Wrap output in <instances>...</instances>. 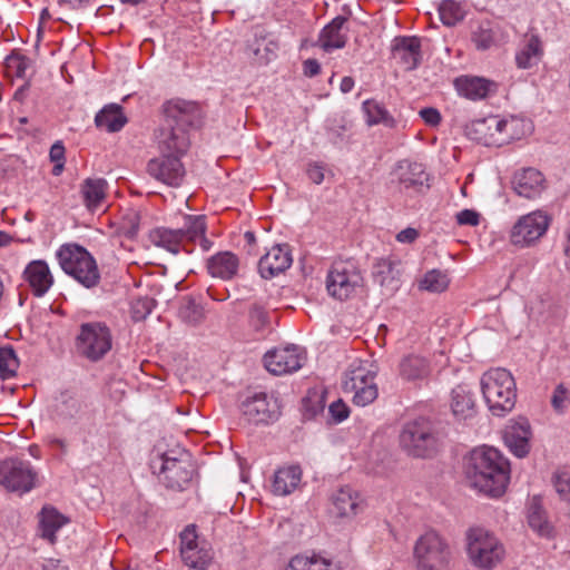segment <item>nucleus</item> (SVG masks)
Wrapping results in <instances>:
<instances>
[{
    "mask_svg": "<svg viewBox=\"0 0 570 570\" xmlns=\"http://www.w3.org/2000/svg\"><path fill=\"white\" fill-rule=\"evenodd\" d=\"M165 119L155 131L158 153L185 156L190 146L189 129L202 124V110L196 102L170 100L164 106Z\"/></svg>",
    "mask_w": 570,
    "mask_h": 570,
    "instance_id": "1",
    "label": "nucleus"
},
{
    "mask_svg": "<svg viewBox=\"0 0 570 570\" xmlns=\"http://www.w3.org/2000/svg\"><path fill=\"white\" fill-rule=\"evenodd\" d=\"M465 474L472 488L490 498H500L510 480V465L498 450L483 445L470 452Z\"/></svg>",
    "mask_w": 570,
    "mask_h": 570,
    "instance_id": "2",
    "label": "nucleus"
},
{
    "mask_svg": "<svg viewBox=\"0 0 570 570\" xmlns=\"http://www.w3.org/2000/svg\"><path fill=\"white\" fill-rule=\"evenodd\" d=\"M184 220V226L178 229L153 228L148 235L150 243L173 254L181 250L191 254L196 244H199L203 252H208L213 247V242L206 237V216L186 215Z\"/></svg>",
    "mask_w": 570,
    "mask_h": 570,
    "instance_id": "3",
    "label": "nucleus"
},
{
    "mask_svg": "<svg viewBox=\"0 0 570 570\" xmlns=\"http://www.w3.org/2000/svg\"><path fill=\"white\" fill-rule=\"evenodd\" d=\"M483 399L494 416L510 413L517 402V384L512 374L503 367L484 372L480 379Z\"/></svg>",
    "mask_w": 570,
    "mask_h": 570,
    "instance_id": "4",
    "label": "nucleus"
},
{
    "mask_svg": "<svg viewBox=\"0 0 570 570\" xmlns=\"http://www.w3.org/2000/svg\"><path fill=\"white\" fill-rule=\"evenodd\" d=\"M399 443L403 452L416 459L435 456L442 445L435 425L424 416H417L403 424Z\"/></svg>",
    "mask_w": 570,
    "mask_h": 570,
    "instance_id": "5",
    "label": "nucleus"
},
{
    "mask_svg": "<svg viewBox=\"0 0 570 570\" xmlns=\"http://www.w3.org/2000/svg\"><path fill=\"white\" fill-rule=\"evenodd\" d=\"M520 120L515 118L501 119L499 116H488L465 126V136L485 146H501L519 139Z\"/></svg>",
    "mask_w": 570,
    "mask_h": 570,
    "instance_id": "6",
    "label": "nucleus"
},
{
    "mask_svg": "<svg viewBox=\"0 0 570 570\" xmlns=\"http://www.w3.org/2000/svg\"><path fill=\"white\" fill-rule=\"evenodd\" d=\"M62 271L86 288H92L100 281V273L92 255L82 246L63 245L57 253Z\"/></svg>",
    "mask_w": 570,
    "mask_h": 570,
    "instance_id": "7",
    "label": "nucleus"
},
{
    "mask_svg": "<svg viewBox=\"0 0 570 570\" xmlns=\"http://www.w3.org/2000/svg\"><path fill=\"white\" fill-rule=\"evenodd\" d=\"M112 348V333L104 322H86L79 325L75 337L76 353L91 362L97 363Z\"/></svg>",
    "mask_w": 570,
    "mask_h": 570,
    "instance_id": "8",
    "label": "nucleus"
},
{
    "mask_svg": "<svg viewBox=\"0 0 570 570\" xmlns=\"http://www.w3.org/2000/svg\"><path fill=\"white\" fill-rule=\"evenodd\" d=\"M466 541L470 561L479 569L491 570L504 558L503 544L493 533L483 528H471Z\"/></svg>",
    "mask_w": 570,
    "mask_h": 570,
    "instance_id": "9",
    "label": "nucleus"
},
{
    "mask_svg": "<svg viewBox=\"0 0 570 570\" xmlns=\"http://www.w3.org/2000/svg\"><path fill=\"white\" fill-rule=\"evenodd\" d=\"M452 552L448 542L434 530L417 538L413 547L416 570H443L451 562Z\"/></svg>",
    "mask_w": 570,
    "mask_h": 570,
    "instance_id": "10",
    "label": "nucleus"
},
{
    "mask_svg": "<svg viewBox=\"0 0 570 570\" xmlns=\"http://www.w3.org/2000/svg\"><path fill=\"white\" fill-rule=\"evenodd\" d=\"M363 277L356 265L351 261L334 262L326 277L328 294L340 301L351 297L361 286Z\"/></svg>",
    "mask_w": 570,
    "mask_h": 570,
    "instance_id": "11",
    "label": "nucleus"
},
{
    "mask_svg": "<svg viewBox=\"0 0 570 570\" xmlns=\"http://www.w3.org/2000/svg\"><path fill=\"white\" fill-rule=\"evenodd\" d=\"M37 472L29 461L7 459L0 462V484L8 491L20 494L36 485Z\"/></svg>",
    "mask_w": 570,
    "mask_h": 570,
    "instance_id": "12",
    "label": "nucleus"
},
{
    "mask_svg": "<svg viewBox=\"0 0 570 570\" xmlns=\"http://www.w3.org/2000/svg\"><path fill=\"white\" fill-rule=\"evenodd\" d=\"M392 176L402 191L424 194L431 187V175L426 171L425 165L415 160H399Z\"/></svg>",
    "mask_w": 570,
    "mask_h": 570,
    "instance_id": "13",
    "label": "nucleus"
},
{
    "mask_svg": "<svg viewBox=\"0 0 570 570\" xmlns=\"http://www.w3.org/2000/svg\"><path fill=\"white\" fill-rule=\"evenodd\" d=\"M246 420L254 424H272L281 416L278 399L266 392H257L242 403Z\"/></svg>",
    "mask_w": 570,
    "mask_h": 570,
    "instance_id": "14",
    "label": "nucleus"
},
{
    "mask_svg": "<svg viewBox=\"0 0 570 570\" xmlns=\"http://www.w3.org/2000/svg\"><path fill=\"white\" fill-rule=\"evenodd\" d=\"M180 556L184 563L195 570H207L213 560L212 549L199 541L195 525H187L180 533Z\"/></svg>",
    "mask_w": 570,
    "mask_h": 570,
    "instance_id": "15",
    "label": "nucleus"
},
{
    "mask_svg": "<svg viewBox=\"0 0 570 570\" xmlns=\"http://www.w3.org/2000/svg\"><path fill=\"white\" fill-rule=\"evenodd\" d=\"M161 460L160 474L166 488L177 491L185 490L195 473L189 454L183 452L179 458H175L165 453Z\"/></svg>",
    "mask_w": 570,
    "mask_h": 570,
    "instance_id": "16",
    "label": "nucleus"
},
{
    "mask_svg": "<svg viewBox=\"0 0 570 570\" xmlns=\"http://www.w3.org/2000/svg\"><path fill=\"white\" fill-rule=\"evenodd\" d=\"M550 225V217L541 210L522 216L512 227L510 239L515 246H529L542 237Z\"/></svg>",
    "mask_w": 570,
    "mask_h": 570,
    "instance_id": "17",
    "label": "nucleus"
},
{
    "mask_svg": "<svg viewBox=\"0 0 570 570\" xmlns=\"http://www.w3.org/2000/svg\"><path fill=\"white\" fill-rule=\"evenodd\" d=\"M181 158V156L159 153V156L148 161L147 171L153 178L167 186L179 187L186 175Z\"/></svg>",
    "mask_w": 570,
    "mask_h": 570,
    "instance_id": "18",
    "label": "nucleus"
},
{
    "mask_svg": "<svg viewBox=\"0 0 570 570\" xmlns=\"http://www.w3.org/2000/svg\"><path fill=\"white\" fill-rule=\"evenodd\" d=\"M83 403L77 393L65 389L56 392L47 406L49 419L56 424H66L78 419L82 412Z\"/></svg>",
    "mask_w": 570,
    "mask_h": 570,
    "instance_id": "19",
    "label": "nucleus"
},
{
    "mask_svg": "<svg viewBox=\"0 0 570 570\" xmlns=\"http://www.w3.org/2000/svg\"><path fill=\"white\" fill-rule=\"evenodd\" d=\"M306 361L305 353L298 346L275 348L264 355V364L274 375H284L298 371Z\"/></svg>",
    "mask_w": 570,
    "mask_h": 570,
    "instance_id": "20",
    "label": "nucleus"
},
{
    "mask_svg": "<svg viewBox=\"0 0 570 570\" xmlns=\"http://www.w3.org/2000/svg\"><path fill=\"white\" fill-rule=\"evenodd\" d=\"M293 263L288 244L274 245L258 262V272L265 279L284 273Z\"/></svg>",
    "mask_w": 570,
    "mask_h": 570,
    "instance_id": "21",
    "label": "nucleus"
},
{
    "mask_svg": "<svg viewBox=\"0 0 570 570\" xmlns=\"http://www.w3.org/2000/svg\"><path fill=\"white\" fill-rule=\"evenodd\" d=\"M22 276L36 297H42L53 284L50 268L42 259L31 261L26 266Z\"/></svg>",
    "mask_w": 570,
    "mask_h": 570,
    "instance_id": "22",
    "label": "nucleus"
},
{
    "mask_svg": "<svg viewBox=\"0 0 570 570\" xmlns=\"http://www.w3.org/2000/svg\"><path fill=\"white\" fill-rule=\"evenodd\" d=\"M239 265L238 256L229 250L218 252L206 261L207 273L222 281L234 279L238 274Z\"/></svg>",
    "mask_w": 570,
    "mask_h": 570,
    "instance_id": "23",
    "label": "nucleus"
},
{
    "mask_svg": "<svg viewBox=\"0 0 570 570\" xmlns=\"http://www.w3.org/2000/svg\"><path fill=\"white\" fill-rule=\"evenodd\" d=\"M530 424L524 419L508 425L503 433L504 444L518 458L528 455L530 451Z\"/></svg>",
    "mask_w": 570,
    "mask_h": 570,
    "instance_id": "24",
    "label": "nucleus"
},
{
    "mask_svg": "<svg viewBox=\"0 0 570 570\" xmlns=\"http://www.w3.org/2000/svg\"><path fill=\"white\" fill-rule=\"evenodd\" d=\"M543 55L541 38L535 33H527L515 51V65L519 69L534 68L541 62Z\"/></svg>",
    "mask_w": 570,
    "mask_h": 570,
    "instance_id": "25",
    "label": "nucleus"
},
{
    "mask_svg": "<svg viewBox=\"0 0 570 570\" xmlns=\"http://www.w3.org/2000/svg\"><path fill=\"white\" fill-rule=\"evenodd\" d=\"M392 55L400 59L407 70L416 69L422 59L420 38L415 36L395 37L392 41Z\"/></svg>",
    "mask_w": 570,
    "mask_h": 570,
    "instance_id": "26",
    "label": "nucleus"
},
{
    "mask_svg": "<svg viewBox=\"0 0 570 570\" xmlns=\"http://www.w3.org/2000/svg\"><path fill=\"white\" fill-rule=\"evenodd\" d=\"M512 187L519 196L532 199L544 189V178L538 169L524 168L514 174Z\"/></svg>",
    "mask_w": 570,
    "mask_h": 570,
    "instance_id": "27",
    "label": "nucleus"
},
{
    "mask_svg": "<svg viewBox=\"0 0 570 570\" xmlns=\"http://www.w3.org/2000/svg\"><path fill=\"white\" fill-rule=\"evenodd\" d=\"M273 315L262 302H253L247 308V325L257 338H265L273 331Z\"/></svg>",
    "mask_w": 570,
    "mask_h": 570,
    "instance_id": "28",
    "label": "nucleus"
},
{
    "mask_svg": "<svg viewBox=\"0 0 570 570\" xmlns=\"http://www.w3.org/2000/svg\"><path fill=\"white\" fill-rule=\"evenodd\" d=\"M346 21L347 18L337 16L322 29L318 41L324 51L331 52L346 46L347 31H343Z\"/></svg>",
    "mask_w": 570,
    "mask_h": 570,
    "instance_id": "29",
    "label": "nucleus"
},
{
    "mask_svg": "<svg viewBox=\"0 0 570 570\" xmlns=\"http://www.w3.org/2000/svg\"><path fill=\"white\" fill-rule=\"evenodd\" d=\"M376 376L375 366L368 361L356 360L350 364L342 380L344 390H355L357 386L371 383Z\"/></svg>",
    "mask_w": 570,
    "mask_h": 570,
    "instance_id": "30",
    "label": "nucleus"
},
{
    "mask_svg": "<svg viewBox=\"0 0 570 570\" xmlns=\"http://www.w3.org/2000/svg\"><path fill=\"white\" fill-rule=\"evenodd\" d=\"M333 510L340 518H351L357 514L361 509V497L350 487L337 490L332 498Z\"/></svg>",
    "mask_w": 570,
    "mask_h": 570,
    "instance_id": "31",
    "label": "nucleus"
},
{
    "mask_svg": "<svg viewBox=\"0 0 570 570\" xmlns=\"http://www.w3.org/2000/svg\"><path fill=\"white\" fill-rule=\"evenodd\" d=\"M302 470L299 465H287L275 471L272 490L276 495L291 494L301 483Z\"/></svg>",
    "mask_w": 570,
    "mask_h": 570,
    "instance_id": "32",
    "label": "nucleus"
},
{
    "mask_svg": "<svg viewBox=\"0 0 570 570\" xmlns=\"http://www.w3.org/2000/svg\"><path fill=\"white\" fill-rule=\"evenodd\" d=\"M127 121L122 107L117 104L105 106L95 117L96 126L108 132L120 131Z\"/></svg>",
    "mask_w": 570,
    "mask_h": 570,
    "instance_id": "33",
    "label": "nucleus"
},
{
    "mask_svg": "<svg viewBox=\"0 0 570 570\" xmlns=\"http://www.w3.org/2000/svg\"><path fill=\"white\" fill-rule=\"evenodd\" d=\"M68 519L53 507H43L40 512L41 537L50 543L56 541V532L61 529Z\"/></svg>",
    "mask_w": 570,
    "mask_h": 570,
    "instance_id": "34",
    "label": "nucleus"
},
{
    "mask_svg": "<svg viewBox=\"0 0 570 570\" xmlns=\"http://www.w3.org/2000/svg\"><path fill=\"white\" fill-rule=\"evenodd\" d=\"M499 85L484 77L465 76V98L483 100L497 94Z\"/></svg>",
    "mask_w": 570,
    "mask_h": 570,
    "instance_id": "35",
    "label": "nucleus"
},
{
    "mask_svg": "<svg viewBox=\"0 0 570 570\" xmlns=\"http://www.w3.org/2000/svg\"><path fill=\"white\" fill-rule=\"evenodd\" d=\"M362 110L365 115V122L368 126L383 125L389 128L395 127V119L382 102L375 99H367L363 101Z\"/></svg>",
    "mask_w": 570,
    "mask_h": 570,
    "instance_id": "36",
    "label": "nucleus"
},
{
    "mask_svg": "<svg viewBox=\"0 0 570 570\" xmlns=\"http://www.w3.org/2000/svg\"><path fill=\"white\" fill-rule=\"evenodd\" d=\"M107 181L104 178H87L81 184V194L86 207L90 210L100 206L106 197Z\"/></svg>",
    "mask_w": 570,
    "mask_h": 570,
    "instance_id": "37",
    "label": "nucleus"
},
{
    "mask_svg": "<svg viewBox=\"0 0 570 570\" xmlns=\"http://www.w3.org/2000/svg\"><path fill=\"white\" fill-rule=\"evenodd\" d=\"M430 371L429 362L417 355L405 356L400 363V374L406 381L424 380Z\"/></svg>",
    "mask_w": 570,
    "mask_h": 570,
    "instance_id": "38",
    "label": "nucleus"
},
{
    "mask_svg": "<svg viewBox=\"0 0 570 570\" xmlns=\"http://www.w3.org/2000/svg\"><path fill=\"white\" fill-rule=\"evenodd\" d=\"M528 523L541 537H551L553 527L548 521L546 511L543 510L540 499L534 497L529 507Z\"/></svg>",
    "mask_w": 570,
    "mask_h": 570,
    "instance_id": "39",
    "label": "nucleus"
},
{
    "mask_svg": "<svg viewBox=\"0 0 570 570\" xmlns=\"http://www.w3.org/2000/svg\"><path fill=\"white\" fill-rule=\"evenodd\" d=\"M285 570H338L331 561L317 556H295Z\"/></svg>",
    "mask_w": 570,
    "mask_h": 570,
    "instance_id": "40",
    "label": "nucleus"
},
{
    "mask_svg": "<svg viewBox=\"0 0 570 570\" xmlns=\"http://www.w3.org/2000/svg\"><path fill=\"white\" fill-rule=\"evenodd\" d=\"M8 77L24 79L27 70L31 67V59L18 51H12L4 60Z\"/></svg>",
    "mask_w": 570,
    "mask_h": 570,
    "instance_id": "41",
    "label": "nucleus"
},
{
    "mask_svg": "<svg viewBox=\"0 0 570 570\" xmlns=\"http://www.w3.org/2000/svg\"><path fill=\"white\" fill-rule=\"evenodd\" d=\"M396 271L394 263L389 258H380L373 266V277L381 286L394 287L396 282Z\"/></svg>",
    "mask_w": 570,
    "mask_h": 570,
    "instance_id": "42",
    "label": "nucleus"
},
{
    "mask_svg": "<svg viewBox=\"0 0 570 570\" xmlns=\"http://www.w3.org/2000/svg\"><path fill=\"white\" fill-rule=\"evenodd\" d=\"M253 53L264 62L271 61L276 57V50L278 49L277 42L274 40H266L263 31L255 32V40L249 45Z\"/></svg>",
    "mask_w": 570,
    "mask_h": 570,
    "instance_id": "43",
    "label": "nucleus"
},
{
    "mask_svg": "<svg viewBox=\"0 0 570 570\" xmlns=\"http://www.w3.org/2000/svg\"><path fill=\"white\" fill-rule=\"evenodd\" d=\"M19 364V358L12 346L0 347V379L2 381L16 376Z\"/></svg>",
    "mask_w": 570,
    "mask_h": 570,
    "instance_id": "44",
    "label": "nucleus"
},
{
    "mask_svg": "<svg viewBox=\"0 0 570 570\" xmlns=\"http://www.w3.org/2000/svg\"><path fill=\"white\" fill-rule=\"evenodd\" d=\"M498 30H495L490 21L481 22L476 30L472 31V42L480 50H487L497 42Z\"/></svg>",
    "mask_w": 570,
    "mask_h": 570,
    "instance_id": "45",
    "label": "nucleus"
},
{
    "mask_svg": "<svg viewBox=\"0 0 570 570\" xmlns=\"http://www.w3.org/2000/svg\"><path fill=\"white\" fill-rule=\"evenodd\" d=\"M440 19L446 27H453L463 20V7L455 0H443L438 8Z\"/></svg>",
    "mask_w": 570,
    "mask_h": 570,
    "instance_id": "46",
    "label": "nucleus"
},
{
    "mask_svg": "<svg viewBox=\"0 0 570 570\" xmlns=\"http://www.w3.org/2000/svg\"><path fill=\"white\" fill-rule=\"evenodd\" d=\"M179 317L189 325H197L205 317L204 308L194 298H185L179 307Z\"/></svg>",
    "mask_w": 570,
    "mask_h": 570,
    "instance_id": "47",
    "label": "nucleus"
},
{
    "mask_svg": "<svg viewBox=\"0 0 570 570\" xmlns=\"http://www.w3.org/2000/svg\"><path fill=\"white\" fill-rule=\"evenodd\" d=\"M325 407V395L323 392L308 391L307 395L302 401L303 415L305 419H313L322 413Z\"/></svg>",
    "mask_w": 570,
    "mask_h": 570,
    "instance_id": "48",
    "label": "nucleus"
},
{
    "mask_svg": "<svg viewBox=\"0 0 570 570\" xmlns=\"http://www.w3.org/2000/svg\"><path fill=\"white\" fill-rule=\"evenodd\" d=\"M345 393L353 394L352 401L357 406H366L377 399L379 390L374 381L357 386L355 390H344Z\"/></svg>",
    "mask_w": 570,
    "mask_h": 570,
    "instance_id": "49",
    "label": "nucleus"
},
{
    "mask_svg": "<svg viewBox=\"0 0 570 570\" xmlns=\"http://www.w3.org/2000/svg\"><path fill=\"white\" fill-rule=\"evenodd\" d=\"M449 285L446 275L439 271H430L420 282V288L433 293H440L444 291Z\"/></svg>",
    "mask_w": 570,
    "mask_h": 570,
    "instance_id": "50",
    "label": "nucleus"
},
{
    "mask_svg": "<svg viewBox=\"0 0 570 570\" xmlns=\"http://www.w3.org/2000/svg\"><path fill=\"white\" fill-rule=\"evenodd\" d=\"M465 426H469L474 430L475 434H479L481 431H485L489 428V416L483 414L481 416H476V412L474 410V403L471 402L470 397L465 395Z\"/></svg>",
    "mask_w": 570,
    "mask_h": 570,
    "instance_id": "51",
    "label": "nucleus"
},
{
    "mask_svg": "<svg viewBox=\"0 0 570 570\" xmlns=\"http://www.w3.org/2000/svg\"><path fill=\"white\" fill-rule=\"evenodd\" d=\"M155 301L150 297H138L132 301L130 306L131 318L135 322L144 321L154 309Z\"/></svg>",
    "mask_w": 570,
    "mask_h": 570,
    "instance_id": "52",
    "label": "nucleus"
},
{
    "mask_svg": "<svg viewBox=\"0 0 570 570\" xmlns=\"http://www.w3.org/2000/svg\"><path fill=\"white\" fill-rule=\"evenodd\" d=\"M553 487L563 500L570 495V476L567 472H557L552 478Z\"/></svg>",
    "mask_w": 570,
    "mask_h": 570,
    "instance_id": "53",
    "label": "nucleus"
},
{
    "mask_svg": "<svg viewBox=\"0 0 570 570\" xmlns=\"http://www.w3.org/2000/svg\"><path fill=\"white\" fill-rule=\"evenodd\" d=\"M328 412L333 421L340 423L348 417L350 409L342 400H337L330 405Z\"/></svg>",
    "mask_w": 570,
    "mask_h": 570,
    "instance_id": "54",
    "label": "nucleus"
},
{
    "mask_svg": "<svg viewBox=\"0 0 570 570\" xmlns=\"http://www.w3.org/2000/svg\"><path fill=\"white\" fill-rule=\"evenodd\" d=\"M422 120L430 127H436L440 125L442 117L440 111L433 107H425L419 111Z\"/></svg>",
    "mask_w": 570,
    "mask_h": 570,
    "instance_id": "55",
    "label": "nucleus"
},
{
    "mask_svg": "<svg viewBox=\"0 0 570 570\" xmlns=\"http://www.w3.org/2000/svg\"><path fill=\"white\" fill-rule=\"evenodd\" d=\"M567 400H568V392H567L566 387L562 384L558 385L556 387L552 399H551V404H552L553 409L559 412H562L567 405Z\"/></svg>",
    "mask_w": 570,
    "mask_h": 570,
    "instance_id": "56",
    "label": "nucleus"
},
{
    "mask_svg": "<svg viewBox=\"0 0 570 570\" xmlns=\"http://www.w3.org/2000/svg\"><path fill=\"white\" fill-rule=\"evenodd\" d=\"M124 233L126 236L132 238L138 234L139 230V216L132 213L127 216L122 225Z\"/></svg>",
    "mask_w": 570,
    "mask_h": 570,
    "instance_id": "57",
    "label": "nucleus"
},
{
    "mask_svg": "<svg viewBox=\"0 0 570 570\" xmlns=\"http://www.w3.org/2000/svg\"><path fill=\"white\" fill-rule=\"evenodd\" d=\"M463 396V389L461 385H458L455 389L452 390V401H451V409L455 416L460 417L463 414V405L461 402V399Z\"/></svg>",
    "mask_w": 570,
    "mask_h": 570,
    "instance_id": "58",
    "label": "nucleus"
},
{
    "mask_svg": "<svg viewBox=\"0 0 570 570\" xmlns=\"http://www.w3.org/2000/svg\"><path fill=\"white\" fill-rule=\"evenodd\" d=\"M47 443L53 449H58L62 455L68 454L69 445L67 440L56 436V435H49L47 438Z\"/></svg>",
    "mask_w": 570,
    "mask_h": 570,
    "instance_id": "59",
    "label": "nucleus"
},
{
    "mask_svg": "<svg viewBox=\"0 0 570 570\" xmlns=\"http://www.w3.org/2000/svg\"><path fill=\"white\" fill-rule=\"evenodd\" d=\"M65 146L62 141H56L49 151V157L52 163L65 161Z\"/></svg>",
    "mask_w": 570,
    "mask_h": 570,
    "instance_id": "60",
    "label": "nucleus"
},
{
    "mask_svg": "<svg viewBox=\"0 0 570 570\" xmlns=\"http://www.w3.org/2000/svg\"><path fill=\"white\" fill-rule=\"evenodd\" d=\"M303 72L306 77H315L321 72V65L316 59H307L303 62Z\"/></svg>",
    "mask_w": 570,
    "mask_h": 570,
    "instance_id": "61",
    "label": "nucleus"
},
{
    "mask_svg": "<svg viewBox=\"0 0 570 570\" xmlns=\"http://www.w3.org/2000/svg\"><path fill=\"white\" fill-rule=\"evenodd\" d=\"M419 237V232L415 228L407 227L396 235V240L400 243L411 244Z\"/></svg>",
    "mask_w": 570,
    "mask_h": 570,
    "instance_id": "62",
    "label": "nucleus"
},
{
    "mask_svg": "<svg viewBox=\"0 0 570 570\" xmlns=\"http://www.w3.org/2000/svg\"><path fill=\"white\" fill-rule=\"evenodd\" d=\"M307 176L314 184H321L324 180L323 167L318 165H309Z\"/></svg>",
    "mask_w": 570,
    "mask_h": 570,
    "instance_id": "63",
    "label": "nucleus"
},
{
    "mask_svg": "<svg viewBox=\"0 0 570 570\" xmlns=\"http://www.w3.org/2000/svg\"><path fill=\"white\" fill-rule=\"evenodd\" d=\"M43 570H69V567L59 559H48L43 563Z\"/></svg>",
    "mask_w": 570,
    "mask_h": 570,
    "instance_id": "64",
    "label": "nucleus"
}]
</instances>
